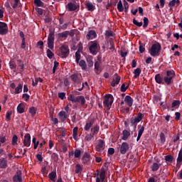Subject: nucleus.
Wrapping results in <instances>:
<instances>
[{"label": "nucleus", "mask_w": 182, "mask_h": 182, "mask_svg": "<svg viewBox=\"0 0 182 182\" xmlns=\"http://www.w3.org/2000/svg\"><path fill=\"white\" fill-rule=\"evenodd\" d=\"M176 76V72L174 70H167L166 76L163 79V77L160 74H156L155 75V82L159 85H170L173 82V78Z\"/></svg>", "instance_id": "obj_1"}, {"label": "nucleus", "mask_w": 182, "mask_h": 182, "mask_svg": "<svg viewBox=\"0 0 182 182\" xmlns=\"http://www.w3.org/2000/svg\"><path fill=\"white\" fill-rule=\"evenodd\" d=\"M70 52L68 46H61L57 50V55L58 56H60V58H66L69 56Z\"/></svg>", "instance_id": "obj_2"}, {"label": "nucleus", "mask_w": 182, "mask_h": 182, "mask_svg": "<svg viewBox=\"0 0 182 182\" xmlns=\"http://www.w3.org/2000/svg\"><path fill=\"white\" fill-rule=\"evenodd\" d=\"M114 100V98L113 97V95H112V94H107L105 95L103 105L105 107L110 109V107H112V105H113Z\"/></svg>", "instance_id": "obj_3"}, {"label": "nucleus", "mask_w": 182, "mask_h": 182, "mask_svg": "<svg viewBox=\"0 0 182 182\" xmlns=\"http://www.w3.org/2000/svg\"><path fill=\"white\" fill-rule=\"evenodd\" d=\"M161 51V46H151L149 49V53L151 56L156 58V56H160V52Z\"/></svg>", "instance_id": "obj_4"}, {"label": "nucleus", "mask_w": 182, "mask_h": 182, "mask_svg": "<svg viewBox=\"0 0 182 182\" xmlns=\"http://www.w3.org/2000/svg\"><path fill=\"white\" fill-rule=\"evenodd\" d=\"M72 82L77 83V85H82V74L79 73H75L70 76Z\"/></svg>", "instance_id": "obj_5"}, {"label": "nucleus", "mask_w": 182, "mask_h": 182, "mask_svg": "<svg viewBox=\"0 0 182 182\" xmlns=\"http://www.w3.org/2000/svg\"><path fill=\"white\" fill-rule=\"evenodd\" d=\"M55 45V32L50 31L48 37V46H54Z\"/></svg>", "instance_id": "obj_6"}, {"label": "nucleus", "mask_w": 182, "mask_h": 182, "mask_svg": "<svg viewBox=\"0 0 182 182\" xmlns=\"http://www.w3.org/2000/svg\"><path fill=\"white\" fill-rule=\"evenodd\" d=\"M9 29H8V24L5 22L0 21V35H6L8 33Z\"/></svg>", "instance_id": "obj_7"}, {"label": "nucleus", "mask_w": 182, "mask_h": 182, "mask_svg": "<svg viewBox=\"0 0 182 182\" xmlns=\"http://www.w3.org/2000/svg\"><path fill=\"white\" fill-rule=\"evenodd\" d=\"M66 8L68 9L70 12H73L74 11H79L80 6L75 4V3L70 2L67 4Z\"/></svg>", "instance_id": "obj_8"}, {"label": "nucleus", "mask_w": 182, "mask_h": 182, "mask_svg": "<svg viewBox=\"0 0 182 182\" xmlns=\"http://www.w3.org/2000/svg\"><path fill=\"white\" fill-rule=\"evenodd\" d=\"M130 149V146L127 142H122L120 146V153L121 154H126L127 151Z\"/></svg>", "instance_id": "obj_9"}, {"label": "nucleus", "mask_w": 182, "mask_h": 182, "mask_svg": "<svg viewBox=\"0 0 182 182\" xmlns=\"http://www.w3.org/2000/svg\"><path fill=\"white\" fill-rule=\"evenodd\" d=\"M120 75H117V73L114 74L112 77V81L111 82V86L114 87L116 85H119L120 83Z\"/></svg>", "instance_id": "obj_10"}, {"label": "nucleus", "mask_w": 182, "mask_h": 182, "mask_svg": "<svg viewBox=\"0 0 182 182\" xmlns=\"http://www.w3.org/2000/svg\"><path fill=\"white\" fill-rule=\"evenodd\" d=\"M143 114L141 112H139L137 117H135L134 119H131V124L132 126L136 124V123H140L143 119Z\"/></svg>", "instance_id": "obj_11"}, {"label": "nucleus", "mask_w": 182, "mask_h": 182, "mask_svg": "<svg viewBox=\"0 0 182 182\" xmlns=\"http://www.w3.org/2000/svg\"><path fill=\"white\" fill-rule=\"evenodd\" d=\"M14 182H22V171L17 170L16 173L13 177Z\"/></svg>", "instance_id": "obj_12"}, {"label": "nucleus", "mask_w": 182, "mask_h": 182, "mask_svg": "<svg viewBox=\"0 0 182 182\" xmlns=\"http://www.w3.org/2000/svg\"><path fill=\"white\" fill-rule=\"evenodd\" d=\"M68 36H69V31H65L64 32L59 33L58 34V40L66 41V39H68Z\"/></svg>", "instance_id": "obj_13"}, {"label": "nucleus", "mask_w": 182, "mask_h": 182, "mask_svg": "<svg viewBox=\"0 0 182 182\" xmlns=\"http://www.w3.org/2000/svg\"><path fill=\"white\" fill-rule=\"evenodd\" d=\"M95 149L97 151H102V150H105V141L100 139L95 146Z\"/></svg>", "instance_id": "obj_14"}, {"label": "nucleus", "mask_w": 182, "mask_h": 182, "mask_svg": "<svg viewBox=\"0 0 182 182\" xmlns=\"http://www.w3.org/2000/svg\"><path fill=\"white\" fill-rule=\"evenodd\" d=\"M23 144L26 147L31 146V134H26L24 136Z\"/></svg>", "instance_id": "obj_15"}, {"label": "nucleus", "mask_w": 182, "mask_h": 182, "mask_svg": "<svg viewBox=\"0 0 182 182\" xmlns=\"http://www.w3.org/2000/svg\"><path fill=\"white\" fill-rule=\"evenodd\" d=\"M75 103H80L81 106H85L86 104V100L84 96L79 95L76 97Z\"/></svg>", "instance_id": "obj_16"}, {"label": "nucleus", "mask_w": 182, "mask_h": 182, "mask_svg": "<svg viewBox=\"0 0 182 182\" xmlns=\"http://www.w3.org/2000/svg\"><path fill=\"white\" fill-rule=\"evenodd\" d=\"M106 174H107V169H105V167H102L100 173V180H101L102 182H105Z\"/></svg>", "instance_id": "obj_17"}, {"label": "nucleus", "mask_w": 182, "mask_h": 182, "mask_svg": "<svg viewBox=\"0 0 182 182\" xmlns=\"http://www.w3.org/2000/svg\"><path fill=\"white\" fill-rule=\"evenodd\" d=\"M8 167V159L6 158L0 159V168H6Z\"/></svg>", "instance_id": "obj_18"}, {"label": "nucleus", "mask_w": 182, "mask_h": 182, "mask_svg": "<svg viewBox=\"0 0 182 182\" xmlns=\"http://www.w3.org/2000/svg\"><path fill=\"white\" fill-rule=\"evenodd\" d=\"M97 36V34L96 33V31L91 30L88 32V33L86 36V38L90 41V39H95Z\"/></svg>", "instance_id": "obj_19"}, {"label": "nucleus", "mask_w": 182, "mask_h": 182, "mask_svg": "<svg viewBox=\"0 0 182 182\" xmlns=\"http://www.w3.org/2000/svg\"><path fill=\"white\" fill-rule=\"evenodd\" d=\"M60 120L63 123L68 119V114L65 111H61L58 113Z\"/></svg>", "instance_id": "obj_20"}, {"label": "nucleus", "mask_w": 182, "mask_h": 182, "mask_svg": "<svg viewBox=\"0 0 182 182\" xmlns=\"http://www.w3.org/2000/svg\"><path fill=\"white\" fill-rule=\"evenodd\" d=\"M17 113L22 114V113H25V103H20L17 106Z\"/></svg>", "instance_id": "obj_21"}, {"label": "nucleus", "mask_w": 182, "mask_h": 182, "mask_svg": "<svg viewBox=\"0 0 182 182\" xmlns=\"http://www.w3.org/2000/svg\"><path fill=\"white\" fill-rule=\"evenodd\" d=\"M124 102L129 106V107H132L133 106V98L130 97V95H127L124 98Z\"/></svg>", "instance_id": "obj_22"}, {"label": "nucleus", "mask_w": 182, "mask_h": 182, "mask_svg": "<svg viewBox=\"0 0 182 182\" xmlns=\"http://www.w3.org/2000/svg\"><path fill=\"white\" fill-rule=\"evenodd\" d=\"M94 122L95 121L93 119L88 120L86 122L85 127H84V130H85V132H89V130H90V128L93 126Z\"/></svg>", "instance_id": "obj_23"}, {"label": "nucleus", "mask_w": 182, "mask_h": 182, "mask_svg": "<svg viewBox=\"0 0 182 182\" xmlns=\"http://www.w3.org/2000/svg\"><path fill=\"white\" fill-rule=\"evenodd\" d=\"M120 55L122 58L126 59V57L127 56V55H129V50H127L126 47H122L120 50Z\"/></svg>", "instance_id": "obj_24"}, {"label": "nucleus", "mask_w": 182, "mask_h": 182, "mask_svg": "<svg viewBox=\"0 0 182 182\" xmlns=\"http://www.w3.org/2000/svg\"><path fill=\"white\" fill-rule=\"evenodd\" d=\"M99 130H100V127H99V125H96L91 129L90 134H92V136H97V134L99 133Z\"/></svg>", "instance_id": "obj_25"}, {"label": "nucleus", "mask_w": 182, "mask_h": 182, "mask_svg": "<svg viewBox=\"0 0 182 182\" xmlns=\"http://www.w3.org/2000/svg\"><path fill=\"white\" fill-rule=\"evenodd\" d=\"M99 46H90V52L92 55H97V52L99 51Z\"/></svg>", "instance_id": "obj_26"}, {"label": "nucleus", "mask_w": 182, "mask_h": 182, "mask_svg": "<svg viewBox=\"0 0 182 182\" xmlns=\"http://www.w3.org/2000/svg\"><path fill=\"white\" fill-rule=\"evenodd\" d=\"M182 162V148L179 151L178 158L176 159L177 166H179V167L181 166Z\"/></svg>", "instance_id": "obj_27"}, {"label": "nucleus", "mask_w": 182, "mask_h": 182, "mask_svg": "<svg viewBox=\"0 0 182 182\" xmlns=\"http://www.w3.org/2000/svg\"><path fill=\"white\" fill-rule=\"evenodd\" d=\"M129 136H130V132L129 131H127V129H124V131H122V139L123 140H127V139H129Z\"/></svg>", "instance_id": "obj_28"}, {"label": "nucleus", "mask_w": 182, "mask_h": 182, "mask_svg": "<svg viewBox=\"0 0 182 182\" xmlns=\"http://www.w3.org/2000/svg\"><path fill=\"white\" fill-rule=\"evenodd\" d=\"M23 87V85L19 83L18 85L15 88V95H19L22 92V88Z\"/></svg>", "instance_id": "obj_29"}, {"label": "nucleus", "mask_w": 182, "mask_h": 182, "mask_svg": "<svg viewBox=\"0 0 182 182\" xmlns=\"http://www.w3.org/2000/svg\"><path fill=\"white\" fill-rule=\"evenodd\" d=\"M75 173L76 174H79V173H82V171H83V167L80 164H77L75 165Z\"/></svg>", "instance_id": "obj_30"}, {"label": "nucleus", "mask_w": 182, "mask_h": 182, "mask_svg": "<svg viewBox=\"0 0 182 182\" xmlns=\"http://www.w3.org/2000/svg\"><path fill=\"white\" fill-rule=\"evenodd\" d=\"M180 105H181V101L173 100V102H172L171 107H175L176 109H178L180 107Z\"/></svg>", "instance_id": "obj_31"}, {"label": "nucleus", "mask_w": 182, "mask_h": 182, "mask_svg": "<svg viewBox=\"0 0 182 182\" xmlns=\"http://www.w3.org/2000/svg\"><path fill=\"white\" fill-rule=\"evenodd\" d=\"M79 66H80V68H82V70H86V68H87V65H86V61H85V60H81L80 61H79Z\"/></svg>", "instance_id": "obj_32"}, {"label": "nucleus", "mask_w": 182, "mask_h": 182, "mask_svg": "<svg viewBox=\"0 0 182 182\" xmlns=\"http://www.w3.org/2000/svg\"><path fill=\"white\" fill-rule=\"evenodd\" d=\"M48 178L51 181L55 182V179L56 178V171H52L48 174Z\"/></svg>", "instance_id": "obj_33"}, {"label": "nucleus", "mask_w": 182, "mask_h": 182, "mask_svg": "<svg viewBox=\"0 0 182 182\" xmlns=\"http://www.w3.org/2000/svg\"><path fill=\"white\" fill-rule=\"evenodd\" d=\"M77 130H79L77 127H74L73 130V137L74 140H77Z\"/></svg>", "instance_id": "obj_34"}, {"label": "nucleus", "mask_w": 182, "mask_h": 182, "mask_svg": "<svg viewBox=\"0 0 182 182\" xmlns=\"http://www.w3.org/2000/svg\"><path fill=\"white\" fill-rule=\"evenodd\" d=\"M29 113L31 114V117H35V116H36V108H35V107H30Z\"/></svg>", "instance_id": "obj_35"}, {"label": "nucleus", "mask_w": 182, "mask_h": 182, "mask_svg": "<svg viewBox=\"0 0 182 182\" xmlns=\"http://www.w3.org/2000/svg\"><path fill=\"white\" fill-rule=\"evenodd\" d=\"M87 62L88 63V67L92 68V66H93V57L92 56H87Z\"/></svg>", "instance_id": "obj_36"}, {"label": "nucleus", "mask_w": 182, "mask_h": 182, "mask_svg": "<svg viewBox=\"0 0 182 182\" xmlns=\"http://www.w3.org/2000/svg\"><path fill=\"white\" fill-rule=\"evenodd\" d=\"M173 160H174V157L171 155L165 156V161L166 163H173Z\"/></svg>", "instance_id": "obj_37"}, {"label": "nucleus", "mask_w": 182, "mask_h": 182, "mask_svg": "<svg viewBox=\"0 0 182 182\" xmlns=\"http://www.w3.org/2000/svg\"><path fill=\"white\" fill-rule=\"evenodd\" d=\"M19 35L20 38L22 39L21 46H26V42L25 41V34H23V32L21 31Z\"/></svg>", "instance_id": "obj_38"}, {"label": "nucleus", "mask_w": 182, "mask_h": 182, "mask_svg": "<svg viewBox=\"0 0 182 182\" xmlns=\"http://www.w3.org/2000/svg\"><path fill=\"white\" fill-rule=\"evenodd\" d=\"M140 73H141V69L138 68L134 70V77L137 78L140 76Z\"/></svg>", "instance_id": "obj_39"}, {"label": "nucleus", "mask_w": 182, "mask_h": 182, "mask_svg": "<svg viewBox=\"0 0 182 182\" xmlns=\"http://www.w3.org/2000/svg\"><path fill=\"white\" fill-rule=\"evenodd\" d=\"M152 171H157L160 168V164L157 163H154L151 167Z\"/></svg>", "instance_id": "obj_40"}, {"label": "nucleus", "mask_w": 182, "mask_h": 182, "mask_svg": "<svg viewBox=\"0 0 182 182\" xmlns=\"http://www.w3.org/2000/svg\"><path fill=\"white\" fill-rule=\"evenodd\" d=\"M132 22L134 25H136V26H138L139 28H141V26H143V21L139 22L137 21V20H136V18H133Z\"/></svg>", "instance_id": "obj_41"}, {"label": "nucleus", "mask_w": 182, "mask_h": 182, "mask_svg": "<svg viewBox=\"0 0 182 182\" xmlns=\"http://www.w3.org/2000/svg\"><path fill=\"white\" fill-rule=\"evenodd\" d=\"M176 4H177V5H180V0L171 1L168 4V6H176Z\"/></svg>", "instance_id": "obj_42"}, {"label": "nucleus", "mask_w": 182, "mask_h": 182, "mask_svg": "<svg viewBox=\"0 0 182 182\" xmlns=\"http://www.w3.org/2000/svg\"><path fill=\"white\" fill-rule=\"evenodd\" d=\"M34 4L36 6H41L42 8L45 6V4L41 0H34Z\"/></svg>", "instance_id": "obj_43"}, {"label": "nucleus", "mask_w": 182, "mask_h": 182, "mask_svg": "<svg viewBox=\"0 0 182 182\" xmlns=\"http://www.w3.org/2000/svg\"><path fill=\"white\" fill-rule=\"evenodd\" d=\"M9 66H10L11 69L15 70V69H16V63H15V61L14 60H11L9 61Z\"/></svg>", "instance_id": "obj_44"}, {"label": "nucleus", "mask_w": 182, "mask_h": 182, "mask_svg": "<svg viewBox=\"0 0 182 182\" xmlns=\"http://www.w3.org/2000/svg\"><path fill=\"white\" fill-rule=\"evenodd\" d=\"M143 21H144L143 28H144V29H146V28H147V26H149V18L144 17Z\"/></svg>", "instance_id": "obj_45"}, {"label": "nucleus", "mask_w": 182, "mask_h": 182, "mask_svg": "<svg viewBox=\"0 0 182 182\" xmlns=\"http://www.w3.org/2000/svg\"><path fill=\"white\" fill-rule=\"evenodd\" d=\"M105 36L107 38H112V36H114V33L112 31V30H107L105 31Z\"/></svg>", "instance_id": "obj_46"}, {"label": "nucleus", "mask_w": 182, "mask_h": 182, "mask_svg": "<svg viewBox=\"0 0 182 182\" xmlns=\"http://www.w3.org/2000/svg\"><path fill=\"white\" fill-rule=\"evenodd\" d=\"M80 154H82V151H80V149H75L74 152V157L75 159H79V157H80Z\"/></svg>", "instance_id": "obj_47"}, {"label": "nucleus", "mask_w": 182, "mask_h": 182, "mask_svg": "<svg viewBox=\"0 0 182 182\" xmlns=\"http://www.w3.org/2000/svg\"><path fill=\"white\" fill-rule=\"evenodd\" d=\"M82 164H86L87 161H89V156L86 155V153H85L84 156H82Z\"/></svg>", "instance_id": "obj_48"}, {"label": "nucleus", "mask_w": 182, "mask_h": 182, "mask_svg": "<svg viewBox=\"0 0 182 182\" xmlns=\"http://www.w3.org/2000/svg\"><path fill=\"white\" fill-rule=\"evenodd\" d=\"M47 56L49 59H52L55 56V54L50 50V49L47 50Z\"/></svg>", "instance_id": "obj_49"}, {"label": "nucleus", "mask_w": 182, "mask_h": 182, "mask_svg": "<svg viewBox=\"0 0 182 182\" xmlns=\"http://www.w3.org/2000/svg\"><path fill=\"white\" fill-rule=\"evenodd\" d=\"M32 142L34 144V146H33L34 150H36V149H38V146H39V141L36 142V138L33 137Z\"/></svg>", "instance_id": "obj_50"}, {"label": "nucleus", "mask_w": 182, "mask_h": 182, "mask_svg": "<svg viewBox=\"0 0 182 182\" xmlns=\"http://www.w3.org/2000/svg\"><path fill=\"white\" fill-rule=\"evenodd\" d=\"M138 127H139L138 135L143 136V133H144V127L139 126Z\"/></svg>", "instance_id": "obj_51"}, {"label": "nucleus", "mask_w": 182, "mask_h": 182, "mask_svg": "<svg viewBox=\"0 0 182 182\" xmlns=\"http://www.w3.org/2000/svg\"><path fill=\"white\" fill-rule=\"evenodd\" d=\"M86 6L88 11H95V6H93L92 3H87Z\"/></svg>", "instance_id": "obj_52"}, {"label": "nucleus", "mask_w": 182, "mask_h": 182, "mask_svg": "<svg viewBox=\"0 0 182 182\" xmlns=\"http://www.w3.org/2000/svg\"><path fill=\"white\" fill-rule=\"evenodd\" d=\"M16 144H18V136L14 135L12 138V145L16 146Z\"/></svg>", "instance_id": "obj_53"}, {"label": "nucleus", "mask_w": 182, "mask_h": 182, "mask_svg": "<svg viewBox=\"0 0 182 182\" xmlns=\"http://www.w3.org/2000/svg\"><path fill=\"white\" fill-rule=\"evenodd\" d=\"M11 116H12V111H8L6 113V120H7V122H9V120H11Z\"/></svg>", "instance_id": "obj_54"}, {"label": "nucleus", "mask_w": 182, "mask_h": 182, "mask_svg": "<svg viewBox=\"0 0 182 182\" xmlns=\"http://www.w3.org/2000/svg\"><path fill=\"white\" fill-rule=\"evenodd\" d=\"M95 136H93V134H88L86 135L85 139L86 141H90V140H92V139H93Z\"/></svg>", "instance_id": "obj_55"}, {"label": "nucleus", "mask_w": 182, "mask_h": 182, "mask_svg": "<svg viewBox=\"0 0 182 182\" xmlns=\"http://www.w3.org/2000/svg\"><path fill=\"white\" fill-rule=\"evenodd\" d=\"M127 89H129V85L127 86H126V84H122L120 88L121 92H126V90H127Z\"/></svg>", "instance_id": "obj_56"}, {"label": "nucleus", "mask_w": 182, "mask_h": 182, "mask_svg": "<svg viewBox=\"0 0 182 182\" xmlns=\"http://www.w3.org/2000/svg\"><path fill=\"white\" fill-rule=\"evenodd\" d=\"M58 97L61 99V100H64V99H66V92H59Z\"/></svg>", "instance_id": "obj_57"}, {"label": "nucleus", "mask_w": 182, "mask_h": 182, "mask_svg": "<svg viewBox=\"0 0 182 182\" xmlns=\"http://www.w3.org/2000/svg\"><path fill=\"white\" fill-rule=\"evenodd\" d=\"M80 60V53L79 51H77L75 53V62L76 63H79V61Z\"/></svg>", "instance_id": "obj_58"}, {"label": "nucleus", "mask_w": 182, "mask_h": 182, "mask_svg": "<svg viewBox=\"0 0 182 182\" xmlns=\"http://www.w3.org/2000/svg\"><path fill=\"white\" fill-rule=\"evenodd\" d=\"M59 66V63L58 61H54V66L53 68V73H55L56 69H58V67Z\"/></svg>", "instance_id": "obj_59"}, {"label": "nucleus", "mask_w": 182, "mask_h": 182, "mask_svg": "<svg viewBox=\"0 0 182 182\" xmlns=\"http://www.w3.org/2000/svg\"><path fill=\"white\" fill-rule=\"evenodd\" d=\"M124 9H125V12H129V3L124 0Z\"/></svg>", "instance_id": "obj_60"}, {"label": "nucleus", "mask_w": 182, "mask_h": 182, "mask_svg": "<svg viewBox=\"0 0 182 182\" xmlns=\"http://www.w3.org/2000/svg\"><path fill=\"white\" fill-rule=\"evenodd\" d=\"M160 139H161V143H165V141H166V135L164 134V133H161Z\"/></svg>", "instance_id": "obj_61"}, {"label": "nucleus", "mask_w": 182, "mask_h": 182, "mask_svg": "<svg viewBox=\"0 0 182 182\" xmlns=\"http://www.w3.org/2000/svg\"><path fill=\"white\" fill-rule=\"evenodd\" d=\"M51 157L55 160V161H58V160H59V155L56 153H53Z\"/></svg>", "instance_id": "obj_62"}, {"label": "nucleus", "mask_w": 182, "mask_h": 182, "mask_svg": "<svg viewBox=\"0 0 182 182\" xmlns=\"http://www.w3.org/2000/svg\"><path fill=\"white\" fill-rule=\"evenodd\" d=\"M154 103H159V102H161V97L156 95L154 97Z\"/></svg>", "instance_id": "obj_63"}, {"label": "nucleus", "mask_w": 182, "mask_h": 182, "mask_svg": "<svg viewBox=\"0 0 182 182\" xmlns=\"http://www.w3.org/2000/svg\"><path fill=\"white\" fill-rule=\"evenodd\" d=\"M69 98H70V102H72L73 103H76V97H75V95H70Z\"/></svg>", "instance_id": "obj_64"}]
</instances>
